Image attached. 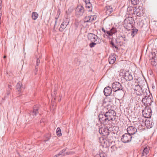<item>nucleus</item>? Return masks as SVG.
<instances>
[{
  "mask_svg": "<svg viewBox=\"0 0 157 157\" xmlns=\"http://www.w3.org/2000/svg\"><path fill=\"white\" fill-rule=\"evenodd\" d=\"M116 112L113 110H109L105 113V117L108 121L114 120L116 116Z\"/></svg>",
  "mask_w": 157,
  "mask_h": 157,
  "instance_id": "nucleus-1",
  "label": "nucleus"
},
{
  "mask_svg": "<svg viewBox=\"0 0 157 157\" xmlns=\"http://www.w3.org/2000/svg\"><path fill=\"white\" fill-rule=\"evenodd\" d=\"M133 22V18L131 17L126 18L124 21V25L127 29L130 30L132 27V23Z\"/></svg>",
  "mask_w": 157,
  "mask_h": 157,
  "instance_id": "nucleus-2",
  "label": "nucleus"
},
{
  "mask_svg": "<svg viewBox=\"0 0 157 157\" xmlns=\"http://www.w3.org/2000/svg\"><path fill=\"white\" fill-rule=\"evenodd\" d=\"M134 13L139 17L143 15L144 13V10L142 6H140L138 7H135L134 10Z\"/></svg>",
  "mask_w": 157,
  "mask_h": 157,
  "instance_id": "nucleus-3",
  "label": "nucleus"
},
{
  "mask_svg": "<svg viewBox=\"0 0 157 157\" xmlns=\"http://www.w3.org/2000/svg\"><path fill=\"white\" fill-rule=\"evenodd\" d=\"M152 101V99L151 97L147 96H145L144 98H143L142 101L146 107H149L150 106Z\"/></svg>",
  "mask_w": 157,
  "mask_h": 157,
  "instance_id": "nucleus-4",
  "label": "nucleus"
},
{
  "mask_svg": "<svg viewBox=\"0 0 157 157\" xmlns=\"http://www.w3.org/2000/svg\"><path fill=\"white\" fill-rule=\"evenodd\" d=\"M143 114L146 118H149L151 115V110L149 107H146L143 111Z\"/></svg>",
  "mask_w": 157,
  "mask_h": 157,
  "instance_id": "nucleus-5",
  "label": "nucleus"
},
{
  "mask_svg": "<svg viewBox=\"0 0 157 157\" xmlns=\"http://www.w3.org/2000/svg\"><path fill=\"white\" fill-rule=\"evenodd\" d=\"M100 142L104 147H108L110 145V143L107 139L106 136H102L100 138Z\"/></svg>",
  "mask_w": 157,
  "mask_h": 157,
  "instance_id": "nucleus-6",
  "label": "nucleus"
},
{
  "mask_svg": "<svg viewBox=\"0 0 157 157\" xmlns=\"http://www.w3.org/2000/svg\"><path fill=\"white\" fill-rule=\"evenodd\" d=\"M112 88L115 92L122 89V87L121 84L118 82H114L112 84Z\"/></svg>",
  "mask_w": 157,
  "mask_h": 157,
  "instance_id": "nucleus-7",
  "label": "nucleus"
},
{
  "mask_svg": "<svg viewBox=\"0 0 157 157\" xmlns=\"http://www.w3.org/2000/svg\"><path fill=\"white\" fill-rule=\"evenodd\" d=\"M132 137L129 134L125 133L123 135L121 139L122 141L124 143H128L131 141Z\"/></svg>",
  "mask_w": 157,
  "mask_h": 157,
  "instance_id": "nucleus-8",
  "label": "nucleus"
},
{
  "mask_svg": "<svg viewBox=\"0 0 157 157\" xmlns=\"http://www.w3.org/2000/svg\"><path fill=\"white\" fill-rule=\"evenodd\" d=\"M69 23V21L68 19H66L63 20L59 28L60 31L62 32L66 28L67 26Z\"/></svg>",
  "mask_w": 157,
  "mask_h": 157,
  "instance_id": "nucleus-9",
  "label": "nucleus"
},
{
  "mask_svg": "<svg viewBox=\"0 0 157 157\" xmlns=\"http://www.w3.org/2000/svg\"><path fill=\"white\" fill-rule=\"evenodd\" d=\"M127 131L128 134L130 135L134 134L137 132V129L132 126H129L127 128Z\"/></svg>",
  "mask_w": 157,
  "mask_h": 157,
  "instance_id": "nucleus-10",
  "label": "nucleus"
},
{
  "mask_svg": "<svg viewBox=\"0 0 157 157\" xmlns=\"http://www.w3.org/2000/svg\"><path fill=\"white\" fill-rule=\"evenodd\" d=\"M133 77L131 74V72L129 71H126L124 73V78L127 81H131L133 79Z\"/></svg>",
  "mask_w": 157,
  "mask_h": 157,
  "instance_id": "nucleus-11",
  "label": "nucleus"
},
{
  "mask_svg": "<svg viewBox=\"0 0 157 157\" xmlns=\"http://www.w3.org/2000/svg\"><path fill=\"white\" fill-rule=\"evenodd\" d=\"M76 13L77 15H82L84 12V8L81 5H78L76 10Z\"/></svg>",
  "mask_w": 157,
  "mask_h": 157,
  "instance_id": "nucleus-12",
  "label": "nucleus"
},
{
  "mask_svg": "<svg viewBox=\"0 0 157 157\" xmlns=\"http://www.w3.org/2000/svg\"><path fill=\"white\" fill-rule=\"evenodd\" d=\"M88 38L89 40L92 42H95L97 41L98 39L97 36L92 33H89L88 35Z\"/></svg>",
  "mask_w": 157,
  "mask_h": 157,
  "instance_id": "nucleus-13",
  "label": "nucleus"
},
{
  "mask_svg": "<svg viewBox=\"0 0 157 157\" xmlns=\"http://www.w3.org/2000/svg\"><path fill=\"white\" fill-rule=\"evenodd\" d=\"M112 92V89L109 87H105L104 90V94L105 96H107L111 94Z\"/></svg>",
  "mask_w": 157,
  "mask_h": 157,
  "instance_id": "nucleus-14",
  "label": "nucleus"
},
{
  "mask_svg": "<svg viewBox=\"0 0 157 157\" xmlns=\"http://www.w3.org/2000/svg\"><path fill=\"white\" fill-rule=\"evenodd\" d=\"M99 132L100 134H102L103 136H105L108 135V130L104 128H100L99 130Z\"/></svg>",
  "mask_w": 157,
  "mask_h": 157,
  "instance_id": "nucleus-15",
  "label": "nucleus"
},
{
  "mask_svg": "<svg viewBox=\"0 0 157 157\" xmlns=\"http://www.w3.org/2000/svg\"><path fill=\"white\" fill-rule=\"evenodd\" d=\"M99 121L103 123H105L108 121V120L106 119L105 113L104 115L103 114H100L99 115Z\"/></svg>",
  "mask_w": 157,
  "mask_h": 157,
  "instance_id": "nucleus-16",
  "label": "nucleus"
},
{
  "mask_svg": "<svg viewBox=\"0 0 157 157\" xmlns=\"http://www.w3.org/2000/svg\"><path fill=\"white\" fill-rule=\"evenodd\" d=\"M134 90L136 91L135 93L138 95H140L141 94V88L140 86L136 85L134 88Z\"/></svg>",
  "mask_w": 157,
  "mask_h": 157,
  "instance_id": "nucleus-17",
  "label": "nucleus"
},
{
  "mask_svg": "<svg viewBox=\"0 0 157 157\" xmlns=\"http://www.w3.org/2000/svg\"><path fill=\"white\" fill-rule=\"evenodd\" d=\"M149 150L150 148L149 147H147L144 148L142 155V157H146L148 153Z\"/></svg>",
  "mask_w": 157,
  "mask_h": 157,
  "instance_id": "nucleus-18",
  "label": "nucleus"
},
{
  "mask_svg": "<svg viewBox=\"0 0 157 157\" xmlns=\"http://www.w3.org/2000/svg\"><path fill=\"white\" fill-rule=\"evenodd\" d=\"M116 61V58L115 56L111 55L109 58V63L111 64L114 63Z\"/></svg>",
  "mask_w": 157,
  "mask_h": 157,
  "instance_id": "nucleus-19",
  "label": "nucleus"
},
{
  "mask_svg": "<svg viewBox=\"0 0 157 157\" xmlns=\"http://www.w3.org/2000/svg\"><path fill=\"white\" fill-rule=\"evenodd\" d=\"M117 32L116 29L115 28H113L110 30L107 31L106 33L109 36H112L113 34Z\"/></svg>",
  "mask_w": 157,
  "mask_h": 157,
  "instance_id": "nucleus-20",
  "label": "nucleus"
},
{
  "mask_svg": "<svg viewBox=\"0 0 157 157\" xmlns=\"http://www.w3.org/2000/svg\"><path fill=\"white\" fill-rule=\"evenodd\" d=\"M38 17V14L36 12H33L32 14V17L33 19L36 20Z\"/></svg>",
  "mask_w": 157,
  "mask_h": 157,
  "instance_id": "nucleus-21",
  "label": "nucleus"
},
{
  "mask_svg": "<svg viewBox=\"0 0 157 157\" xmlns=\"http://www.w3.org/2000/svg\"><path fill=\"white\" fill-rule=\"evenodd\" d=\"M97 17V16L95 15L89 16V18L90 19V22L96 20Z\"/></svg>",
  "mask_w": 157,
  "mask_h": 157,
  "instance_id": "nucleus-22",
  "label": "nucleus"
},
{
  "mask_svg": "<svg viewBox=\"0 0 157 157\" xmlns=\"http://www.w3.org/2000/svg\"><path fill=\"white\" fill-rule=\"evenodd\" d=\"M137 31L138 30L136 29H133L131 30V34L132 36H134L136 34Z\"/></svg>",
  "mask_w": 157,
  "mask_h": 157,
  "instance_id": "nucleus-23",
  "label": "nucleus"
},
{
  "mask_svg": "<svg viewBox=\"0 0 157 157\" xmlns=\"http://www.w3.org/2000/svg\"><path fill=\"white\" fill-rule=\"evenodd\" d=\"M56 134L58 136H61L62 135L61 130L59 128H58L56 130Z\"/></svg>",
  "mask_w": 157,
  "mask_h": 157,
  "instance_id": "nucleus-24",
  "label": "nucleus"
},
{
  "mask_svg": "<svg viewBox=\"0 0 157 157\" xmlns=\"http://www.w3.org/2000/svg\"><path fill=\"white\" fill-rule=\"evenodd\" d=\"M90 22V19L89 18V16H86L84 20V24H85L86 22Z\"/></svg>",
  "mask_w": 157,
  "mask_h": 157,
  "instance_id": "nucleus-25",
  "label": "nucleus"
},
{
  "mask_svg": "<svg viewBox=\"0 0 157 157\" xmlns=\"http://www.w3.org/2000/svg\"><path fill=\"white\" fill-rule=\"evenodd\" d=\"M92 7L90 3L86 4V8H88V10L89 11H90L91 10Z\"/></svg>",
  "mask_w": 157,
  "mask_h": 157,
  "instance_id": "nucleus-26",
  "label": "nucleus"
},
{
  "mask_svg": "<svg viewBox=\"0 0 157 157\" xmlns=\"http://www.w3.org/2000/svg\"><path fill=\"white\" fill-rule=\"evenodd\" d=\"M66 151V150L65 149H63L61 151H60L59 154L56 155H55V156H54V157H57L58 156H59V155H65V154H63V152H64Z\"/></svg>",
  "mask_w": 157,
  "mask_h": 157,
  "instance_id": "nucleus-27",
  "label": "nucleus"
},
{
  "mask_svg": "<svg viewBox=\"0 0 157 157\" xmlns=\"http://www.w3.org/2000/svg\"><path fill=\"white\" fill-rule=\"evenodd\" d=\"M132 4L136 5L139 2V0H131Z\"/></svg>",
  "mask_w": 157,
  "mask_h": 157,
  "instance_id": "nucleus-28",
  "label": "nucleus"
},
{
  "mask_svg": "<svg viewBox=\"0 0 157 157\" xmlns=\"http://www.w3.org/2000/svg\"><path fill=\"white\" fill-rule=\"evenodd\" d=\"M100 43V42H99L98 41V42H96V43H90V47L91 48H92V47H93L94 46L96 45L97 44H98V43Z\"/></svg>",
  "mask_w": 157,
  "mask_h": 157,
  "instance_id": "nucleus-29",
  "label": "nucleus"
},
{
  "mask_svg": "<svg viewBox=\"0 0 157 157\" xmlns=\"http://www.w3.org/2000/svg\"><path fill=\"white\" fill-rule=\"evenodd\" d=\"M37 113H38V109L36 108L34 109L33 111V115H36Z\"/></svg>",
  "mask_w": 157,
  "mask_h": 157,
  "instance_id": "nucleus-30",
  "label": "nucleus"
},
{
  "mask_svg": "<svg viewBox=\"0 0 157 157\" xmlns=\"http://www.w3.org/2000/svg\"><path fill=\"white\" fill-rule=\"evenodd\" d=\"M22 86V84L20 82H18L16 85V88H21Z\"/></svg>",
  "mask_w": 157,
  "mask_h": 157,
  "instance_id": "nucleus-31",
  "label": "nucleus"
},
{
  "mask_svg": "<svg viewBox=\"0 0 157 157\" xmlns=\"http://www.w3.org/2000/svg\"><path fill=\"white\" fill-rule=\"evenodd\" d=\"M151 62V64L153 66H156L157 64V63L154 59H152Z\"/></svg>",
  "mask_w": 157,
  "mask_h": 157,
  "instance_id": "nucleus-32",
  "label": "nucleus"
},
{
  "mask_svg": "<svg viewBox=\"0 0 157 157\" xmlns=\"http://www.w3.org/2000/svg\"><path fill=\"white\" fill-rule=\"evenodd\" d=\"M106 155L104 153H100L97 157H105Z\"/></svg>",
  "mask_w": 157,
  "mask_h": 157,
  "instance_id": "nucleus-33",
  "label": "nucleus"
},
{
  "mask_svg": "<svg viewBox=\"0 0 157 157\" xmlns=\"http://www.w3.org/2000/svg\"><path fill=\"white\" fill-rule=\"evenodd\" d=\"M111 44L112 47H115L116 48H117V47L115 45L113 41H111Z\"/></svg>",
  "mask_w": 157,
  "mask_h": 157,
  "instance_id": "nucleus-34",
  "label": "nucleus"
},
{
  "mask_svg": "<svg viewBox=\"0 0 157 157\" xmlns=\"http://www.w3.org/2000/svg\"><path fill=\"white\" fill-rule=\"evenodd\" d=\"M40 63V60L39 59H37L36 60V65L38 66L39 65V63Z\"/></svg>",
  "mask_w": 157,
  "mask_h": 157,
  "instance_id": "nucleus-35",
  "label": "nucleus"
},
{
  "mask_svg": "<svg viewBox=\"0 0 157 157\" xmlns=\"http://www.w3.org/2000/svg\"><path fill=\"white\" fill-rule=\"evenodd\" d=\"M17 90L19 92H21V88H17Z\"/></svg>",
  "mask_w": 157,
  "mask_h": 157,
  "instance_id": "nucleus-36",
  "label": "nucleus"
},
{
  "mask_svg": "<svg viewBox=\"0 0 157 157\" xmlns=\"http://www.w3.org/2000/svg\"><path fill=\"white\" fill-rule=\"evenodd\" d=\"M72 152H67L66 153V155H69V154H72Z\"/></svg>",
  "mask_w": 157,
  "mask_h": 157,
  "instance_id": "nucleus-37",
  "label": "nucleus"
},
{
  "mask_svg": "<svg viewBox=\"0 0 157 157\" xmlns=\"http://www.w3.org/2000/svg\"><path fill=\"white\" fill-rule=\"evenodd\" d=\"M2 4V0H0V7L1 6Z\"/></svg>",
  "mask_w": 157,
  "mask_h": 157,
  "instance_id": "nucleus-38",
  "label": "nucleus"
},
{
  "mask_svg": "<svg viewBox=\"0 0 157 157\" xmlns=\"http://www.w3.org/2000/svg\"><path fill=\"white\" fill-rule=\"evenodd\" d=\"M148 121H147L146 122V124H148Z\"/></svg>",
  "mask_w": 157,
  "mask_h": 157,
  "instance_id": "nucleus-39",
  "label": "nucleus"
},
{
  "mask_svg": "<svg viewBox=\"0 0 157 157\" xmlns=\"http://www.w3.org/2000/svg\"><path fill=\"white\" fill-rule=\"evenodd\" d=\"M5 57H6V56H4V58H5Z\"/></svg>",
  "mask_w": 157,
  "mask_h": 157,
  "instance_id": "nucleus-40",
  "label": "nucleus"
}]
</instances>
